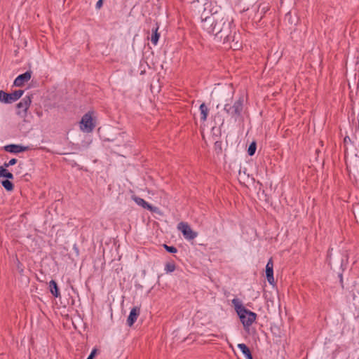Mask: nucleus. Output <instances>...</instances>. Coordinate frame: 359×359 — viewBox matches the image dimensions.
Wrapping results in <instances>:
<instances>
[{
	"label": "nucleus",
	"mask_w": 359,
	"mask_h": 359,
	"mask_svg": "<svg viewBox=\"0 0 359 359\" xmlns=\"http://www.w3.org/2000/svg\"><path fill=\"white\" fill-rule=\"evenodd\" d=\"M201 27L204 31L214 36L216 39L228 40L231 25L228 19L223 15L211 14L202 20Z\"/></svg>",
	"instance_id": "obj_1"
},
{
	"label": "nucleus",
	"mask_w": 359,
	"mask_h": 359,
	"mask_svg": "<svg viewBox=\"0 0 359 359\" xmlns=\"http://www.w3.org/2000/svg\"><path fill=\"white\" fill-rule=\"evenodd\" d=\"M243 97H241L233 105L226 104L224 109L228 114L234 118L235 121H237L238 118L241 116L243 111Z\"/></svg>",
	"instance_id": "obj_2"
},
{
	"label": "nucleus",
	"mask_w": 359,
	"mask_h": 359,
	"mask_svg": "<svg viewBox=\"0 0 359 359\" xmlns=\"http://www.w3.org/2000/svg\"><path fill=\"white\" fill-rule=\"evenodd\" d=\"M243 327L246 329L249 327L255 321L257 314L248 309H243L241 314L238 315Z\"/></svg>",
	"instance_id": "obj_3"
},
{
	"label": "nucleus",
	"mask_w": 359,
	"mask_h": 359,
	"mask_svg": "<svg viewBox=\"0 0 359 359\" xmlns=\"http://www.w3.org/2000/svg\"><path fill=\"white\" fill-rule=\"evenodd\" d=\"M24 90H18L12 93H7L0 90V102L4 103H12L18 100L23 95Z\"/></svg>",
	"instance_id": "obj_4"
},
{
	"label": "nucleus",
	"mask_w": 359,
	"mask_h": 359,
	"mask_svg": "<svg viewBox=\"0 0 359 359\" xmlns=\"http://www.w3.org/2000/svg\"><path fill=\"white\" fill-rule=\"evenodd\" d=\"M95 128L93 122V118L90 113L84 114L80 121V128L86 133H90Z\"/></svg>",
	"instance_id": "obj_5"
},
{
	"label": "nucleus",
	"mask_w": 359,
	"mask_h": 359,
	"mask_svg": "<svg viewBox=\"0 0 359 359\" xmlns=\"http://www.w3.org/2000/svg\"><path fill=\"white\" fill-rule=\"evenodd\" d=\"M177 229L182 233L184 237L187 240H193L198 235V233L194 231L190 226L186 222H182L179 223Z\"/></svg>",
	"instance_id": "obj_6"
},
{
	"label": "nucleus",
	"mask_w": 359,
	"mask_h": 359,
	"mask_svg": "<svg viewBox=\"0 0 359 359\" xmlns=\"http://www.w3.org/2000/svg\"><path fill=\"white\" fill-rule=\"evenodd\" d=\"M32 102L30 96H26L17 104V114L22 118L27 116V111Z\"/></svg>",
	"instance_id": "obj_7"
},
{
	"label": "nucleus",
	"mask_w": 359,
	"mask_h": 359,
	"mask_svg": "<svg viewBox=\"0 0 359 359\" xmlns=\"http://www.w3.org/2000/svg\"><path fill=\"white\" fill-rule=\"evenodd\" d=\"M32 76V72L27 71L25 73L19 75L14 81V86L20 87L24 85L25 82L29 81Z\"/></svg>",
	"instance_id": "obj_8"
},
{
	"label": "nucleus",
	"mask_w": 359,
	"mask_h": 359,
	"mask_svg": "<svg viewBox=\"0 0 359 359\" xmlns=\"http://www.w3.org/2000/svg\"><path fill=\"white\" fill-rule=\"evenodd\" d=\"M133 198L137 205L142 206L144 209L150 210L151 212H156L158 210V208L154 207L151 205L149 204L143 198H141L137 196H133Z\"/></svg>",
	"instance_id": "obj_9"
},
{
	"label": "nucleus",
	"mask_w": 359,
	"mask_h": 359,
	"mask_svg": "<svg viewBox=\"0 0 359 359\" xmlns=\"http://www.w3.org/2000/svg\"><path fill=\"white\" fill-rule=\"evenodd\" d=\"M266 276L268 282L271 285L273 284V263L271 258L269 260L266 266Z\"/></svg>",
	"instance_id": "obj_10"
},
{
	"label": "nucleus",
	"mask_w": 359,
	"mask_h": 359,
	"mask_svg": "<svg viewBox=\"0 0 359 359\" xmlns=\"http://www.w3.org/2000/svg\"><path fill=\"white\" fill-rule=\"evenodd\" d=\"M140 313V309L138 307H134L131 309L129 316L127 319V324L128 326L131 327L135 322L137 320V317Z\"/></svg>",
	"instance_id": "obj_11"
},
{
	"label": "nucleus",
	"mask_w": 359,
	"mask_h": 359,
	"mask_svg": "<svg viewBox=\"0 0 359 359\" xmlns=\"http://www.w3.org/2000/svg\"><path fill=\"white\" fill-rule=\"evenodd\" d=\"M26 149L27 147L16 144H10L5 147V150L11 153H20Z\"/></svg>",
	"instance_id": "obj_12"
},
{
	"label": "nucleus",
	"mask_w": 359,
	"mask_h": 359,
	"mask_svg": "<svg viewBox=\"0 0 359 359\" xmlns=\"http://www.w3.org/2000/svg\"><path fill=\"white\" fill-rule=\"evenodd\" d=\"M238 347L245 356L246 359H253L249 348L245 344H238Z\"/></svg>",
	"instance_id": "obj_13"
},
{
	"label": "nucleus",
	"mask_w": 359,
	"mask_h": 359,
	"mask_svg": "<svg viewBox=\"0 0 359 359\" xmlns=\"http://www.w3.org/2000/svg\"><path fill=\"white\" fill-rule=\"evenodd\" d=\"M49 287L50 291L54 297H58L60 295L57 283L55 280H52L50 281Z\"/></svg>",
	"instance_id": "obj_14"
},
{
	"label": "nucleus",
	"mask_w": 359,
	"mask_h": 359,
	"mask_svg": "<svg viewBox=\"0 0 359 359\" xmlns=\"http://www.w3.org/2000/svg\"><path fill=\"white\" fill-rule=\"evenodd\" d=\"M232 304H233L238 315L241 314L243 309H246L238 299H233L232 300Z\"/></svg>",
	"instance_id": "obj_15"
},
{
	"label": "nucleus",
	"mask_w": 359,
	"mask_h": 359,
	"mask_svg": "<svg viewBox=\"0 0 359 359\" xmlns=\"http://www.w3.org/2000/svg\"><path fill=\"white\" fill-rule=\"evenodd\" d=\"M200 111H201V121H205L207 119V116H208L209 110H208L207 106L204 103L201 104Z\"/></svg>",
	"instance_id": "obj_16"
},
{
	"label": "nucleus",
	"mask_w": 359,
	"mask_h": 359,
	"mask_svg": "<svg viewBox=\"0 0 359 359\" xmlns=\"http://www.w3.org/2000/svg\"><path fill=\"white\" fill-rule=\"evenodd\" d=\"M0 177L12 180L13 178V175L4 167H0Z\"/></svg>",
	"instance_id": "obj_17"
},
{
	"label": "nucleus",
	"mask_w": 359,
	"mask_h": 359,
	"mask_svg": "<svg viewBox=\"0 0 359 359\" xmlns=\"http://www.w3.org/2000/svg\"><path fill=\"white\" fill-rule=\"evenodd\" d=\"M158 27H156L154 29H153V34L151 36V41L154 45H156L159 39V34L158 33Z\"/></svg>",
	"instance_id": "obj_18"
},
{
	"label": "nucleus",
	"mask_w": 359,
	"mask_h": 359,
	"mask_svg": "<svg viewBox=\"0 0 359 359\" xmlns=\"http://www.w3.org/2000/svg\"><path fill=\"white\" fill-rule=\"evenodd\" d=\"M1 184L6 190H7L8 191H11L13 190V188H14L13 184L8 180H3Z\"/></svg>",
	"instance_id": "obj_19"
},
{
	"label": "nucleus",
	"mask_w": 359,
	"mask_h": 359,
	"mask_svg": "<svg viewBox=\"0 0 359 359\" xmlns=\"http://www.w3.org/2000/svg\"><path fill=\"white\" fill-rule=\"evenodd\" d=\"M175 270V264L174 262H168L165 266V271L167 273H171Z\"/></svg>",
	"instance_id": "obj_20"
},
{
	"label": "nucleus",
	"mask_w": 359,
	"mask_h": 359,
	"mask_svg": "<svg viewBox=\"0 0 359 359\" xmlns=\"http://www.w3.org/2000/svg\"><path fill=\"white\" fill-rule=\"evenodd\" d=\"M256 149H257V144H256V142H252L249 147H248V153L250 156H253L256 151Z\"/></svg>",
	"instance_id": "obj_21"
},
{
	"label": "nucleus",
	"mask_w": 359,
	"mask_h": 359,
	"mask_svg": "<svg viewBox=\"0 0 359 359\" xmlns=\"http://www.w3.org/2000/svg\"><path fill=\"white\" fill-rule=\"evenodd\" d=\"M164 248H165V250L168 252H169L170 253H175L177 251L176 248H175L173 246H168V245H167L165 244L164 245Z\"/></svg>",
	"instance_id": "obj_22"
},
{
	"label": "nucleus",
	"mask_w": 359,
	"mask_h": 359,
	"mask_svg": "<svg viewBox=\"0 0 359 359\" xmlns=\"http://www.w3.org/2000/svg\"><path fill=\"white\" fill-rule=\"evenodd\" d=\"M96 354H97V349L94 348V349H93V351H91L90 354L87 358V359H93Z\"/></svg>",
	"instance_id": "obj_23"
},
{
	"label": "nucleus",
	"mask_w": 359,
	"mask_h": 359,
	"mask_svg": "<svg viewBox=\"0 0 359 359\" xmlns=\"http://www.w3.org/2000/svg\"><path fill=\"white\" fill-rule=\"evenodd\" d=\"M102 3H103L102 0H98V1L96 4V8L98 9L100 8L102 6Z\"/></svg>",
	"instance_id": "obj_24"
},
{
	"label": "nucleus",
	"mask_w": 359,
	"mask_h": 359,
	"mask_svg": "<svg viewBox=\"0 0 359 359\" xmlns=\"http://www.w3.org/2000/svg\"><path fill=\"white\" fill-rule=\"evenodd\" d=\"M16 163H17V159H16V158H12V159H11V160L8 161V164H10L11 165H15Z\"/></svg>",
	"instance_id": "obj_25"
},
{
	"label": "nucleus",
	"mask_w": 359,
	"mask_h": 359,
	"mask_svg": "<svg viewBox=\"0 0 359 359\" xmlns=\"http://www.w3.org/2000/svg\"><path fill=\"white\" fill-rule=\"evenodd\" d=\"M9 166H11V165H10V164H8V162H5V163H4V165H3L2 167H4V168L6 169V168H8V167H9Z\"/></svg>",
	"instance_id": "obj_26"
}]
</instances>
